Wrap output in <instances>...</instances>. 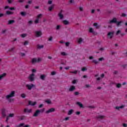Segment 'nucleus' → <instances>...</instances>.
I'll use <instances>...</instances> for the list:
<instances>
[{"label": "nucleus", "instance_id": "nucleus-1", "mask_svg": "<svg viewBox=\"0 0 127 127\" xmlns=\"http://www.w3.org/2000/svg\"><path fill=\"white\" fill-rule=\"evenodd\" d=\"M15 96V91H12L10 92V93L7 95H6L5 98L6 100H7V102L8 103H11L12 101H13V99L12 98H13V97Z\"/></svg>", "mask_w": 127, "mask_h": 127}, {"label": "nucleus", "instance_id": "nucleus-2", "mask_svg": "<svg viewBox=\"0 0 127 127\" xmlns=\"http://www.w3.org/2000/svg\"><path fill=\"white\" fill-rule=\"evenodd\" d=\"M40 61H41V59L40 58H38V59H36V58H33L31 61V63H32V64H35L37 62L39 63Z\"/></svg>", "mask_w": 127, "mask_h": 127}, {"label": "nucleus", "instance_id": "nucleus-3", "mask_svg": "<svg viewBox=\"0 0 127 127\" xmlns=\"http://www.w3.org/2000/svg\"><path fill=\"white\" fill-rule=\"evenodd\" d=\"M35 85L33 84V83H31V84H27L26 85V87L28 90H31L33 88V87H35Z\"/></svg>", "mask_w": 127, "mask_h": 127}, {"label": "nucleus", "instance_id": "nucleus-4", "mask_svg": "<svg viewBox=\"0 0 127 127\" xmlns=\"http://www.w3.org/2000/svg\"><path fill=\"white\" fill-rule=\"evenodd\" d=\"M35 75L34 73H32L29 76V80H30V82H32L34 81V77Z\"/></svg>", "mask_w": 127, "mask_h": 127}, {"label": "nucleus", "instance_id": "nucleus-5", "mask_svg": "<svg viewBox=\"0 0 127 127\" xmlns=\"http://www.w3.org/2000/svg\"><path fill=\"white\" fill-rule=\"evenodd\" d=\"M114 32H109L107 35L109 36V38L110 39H112L113 37H114Z\"/></svg>", "mask_w": 127, "mask_h": 127}, {"label": "nucleus", "instance_id": "nucleus-6", "mask_svg": "<svg viewBox=\"0 0 127 127\" xmlns=\"http://www.w3.org/2000/svg\"><path fill=\"white\" fill-rule=\"evenodd\" d=\"M6 110L4 108H3L2 109V117L3 118H5V117L6 116Z\"/></svg>", "mask_w": 127, "mask_h": 127}, {"label": "nucleus", "instance_id": "nucleus-7", "mask_svg": "<svg viewBox=\"0 0 127 127\" xmlns=\"http://www.w3.org/2000/svg\"><path fill=\"white\" fill-rule=\"evenodd\" d=\"M55 112V109L52 108L48 110H47L46 112V114H50V113H54Z\"/></svg>", "mask_w": 127, "mask_h": 127}, {"label": "nucleus", "instance_id": "nucleus-8", "mask_svg": "<svg viewBox=\"0 0 127 127\" xmlns=\"http://www.w3.org/2000/svg\"><path fill=\"white\" fill-rule=\"evenodd\" d=\"M35 34L37 37H40V36H41V35L42 34V33L41 31H36Z\"/></svg>", "mask_w": 127, "mask_h": 127}, {"label": "nucleus", "instance_id": "nucleus-9", "mask_svg": "<svg viewBox=\"0 0 127 127\" xmlns=\"http://www.w3.org/2000/svg\"><path fill=\"white\" fill-rule=\"evenodd\" d=\"M63 10H61L60 12L59 13V16L61 19H63V17H64V15L62 14V12Z\"/></svg>", "mask_w": 127, "mask_h": 127}, {"label": "nucleus", "instance_id": "nucleus-10", "mask_svg": "<svg viewBox=\"0 0 127 127\" xmlns=\"http://www.w3.org/2000/svg\"><path fill=\"white\" fill-rule=\"evenodd\" d=\"M117 18H113L112 20H110L109 21V23H117Z\"/></svg>", "mask_w": 127, "mask_h": 127}, {"label": "nucleus", "instance_id": "nucleus-11", "mask_svg": "<svg viewBox=\"0 0 127 127\" xmlns=\"http://www.w3.org/2000/svg\"><path fill=\"white\" fill-rule=\"evenodd\" d=\"M39 113H40V110H37L33 114V117H37L38 115H39Z\"/></svg>", "mask_w": 127, "mask_h": 127}, {"label": "nucleus", "instance_id": "nucleus-12", "mask_svg": "<svg viewBox=\"0 0 127 127\" xmlns=\"http://www.w3.org/2000/svg\"><path fill=\"white\" fill-rule=\"evenodd\" d=\"M29 105H30V106H35V105H36V104H37V103L36 102H33L32 101H29L28 103Z\"/></svg>", "mask_w": 127, "mask_h": 127}, {"label": "nucleus", "instance_id": "nucleus-13", "mask_svg": "<svg viewBox=\"0 0 127 127\" xmlns=\"http://www.w3.org/2000/svg\"><path fill=\"white\" fill-rule=\"evenodd\" d=\"M75 88L74 86H70V88L69 89V92H73V91H74Z\"/></svg>", "mask_w": 127, "mask_h": 127}, {"label": "nucleus", "instance_id": "nucleus-14", "mask_svg": "<svg viewBox=\"0 0 127 127\" xmlns=\"http://www.w3.org/2000/svg\"><path fill=\"white\" fill-rule=\"evenodd\" d=\"M6 14H7V15H11V14H13V12L11 11H6Z\"/></svg>", "mask_w": 127, "mask_h": 127}, {"label": "nucleus", "instance_id": "nucleus-15", "mask_svg": "<svg viewBox=\"0 0 127 127\" xmlns=\"http://www.w3.org/2000/svg\"><path fill=\"white\" fill-rule=\"evenodd\" d=\"M24 113H31V109H24Z\"/></svg>", "mask_w": 127, "mask_h": 127}, {"label": "nucleus", "instance_id": "nucleus-16", "mask_svg": "<svg viewBox=\"0 0 127 127\" xmlns=\"http://www.w3.org/2000/svg\"><path fill=\"white\" fill-rule=\"evenodd\" d=\"M93 25L96 27V28H97V29H98V28H100V26L98 25V23H94Z\"/></svg>", "mask_w": 127, "mask_h": 127}, {"label": "nucleus", "instance_id": "nucleus-17", "mask_svg": "<svg viewBox=\"0 0 127 127\" xmlns=\"http://www.w3.org/2000/svg\"><path fill=\"white\" fill-rule=\"evenodd\" d=\"M64 24L65 25H67L68 24H69V21L68 20H64L63 21Z\"/></svg>", "mask_w": 127, "mask_h": 127}, {"label": "nucleus", "instance_id": "nucleus-18", "mask_svg": "<svg viewBox=\"0 0 127 127\" xmlns=\"http://www.w3.org/2000/svg\"><path fill=\"white\" fill-rule=\"evenodd\" d=\"M76 105H78V106H79L80 108H83V104L81 103V102H76Z\"/></svg>", "mask_w": 127, "mask_h": 127}, {"label": "nucleus", "instance_id": "nucleus-19", "mask_svg": "<svg viewBox=\"0 0 127 127\" xmlns=\"http://www.w3.org/2000/svg\"><path fill=\"white\" fill-rule=\"evenodd\" d=\"M123 108H125V106L124 105H122L120 107H119V106H117L116 107V110H120V109H123Z\"/></svg>", "mask_w": 127, "mask_h": 127}, {"label": "nucleus", "instance_id": "nucleus-20", "mask_svg": "<svg viewBox=\"0 0 127 127\" xmlns=\"http://www.w3.org/2000/svg\"><path fill=\"white\" fill-rule=\"evenodd\" d=\"M44 46L43 45H37V48L38 49H42Z\"/></svg>", "mask_w": 127, "mask_h": 127}, {"label": "nucleus", "instance_id": "nucleus-21", "mask_svg": "<svg viewBox=\"0 0 127 127\" xmlns=\"http://www.w3.org/2000/svg\"><path fill=\"white\" fill-rule=\"evenodd\" d=\"M12 23H14V20H9L8 21V24H12Z\"/></svg>", "mask_w": 127, "mask_h": 127}, {"label": "nucleus", "instance_id": "nucleus-22", "mask_svg": "<svg viewBox=\"0 0 127 127\" xmlns=\"http://www.w3.org/2000/svg\"><path fill=\"white\" fill-rule=\"evenodd\" d=\"M98 120H103L104 119V116L102 115H99L97 117Z\"/></svg>", "mask_w": 127, "mask_h": 127}, {"label": "nucleus", "instance_id": "nucleus-23", "mask_svg": "<svg viewBox=\"0 0 127 127\" xmlns=\"http://www.w3.org/2000/svg\"><path fill=\"white\" fill-rule=\"evenodd\" d=\"M6 76V73H4L0 75V79H2V78H4Z\"/></svg>", "mask_w": 127, "mask_h": 127}, {"label": "nucleus", "instance_id": "nucleus-24", "mask_svg": "<svg viewBox=\"0 0 127 127\" xmlns=\"http://www.w3.org/2000/svg\"><path fill=\"white\" fill-rule=\"evenodd\" d=\"M69 73L71 74H74V75H76L77 73H78V70H74L73 71H69Z\"/></svg>", "mask_w": 127, "mask_h": 127}, {"label": "nucleus", "instance_id": "nucleus-25", "mask_svg": "<svg viewBox=\"0 0 127 127\" xmlns=\"http://www.w3.org/2000/svg\"><path fill=\"white\" fill-rule=\"evenodd\" d=\"M40 79H41V80H44L45 79V75L44 74L41 75Z\"/></svg>", "mask_w": 127, "mask_h": 127}, {"label": "nucleus", "instance_id": "nucleus-26", "mask_svg": "<svg viewBox=\"0 0 127 127\" xmlns=\"http://www.w3.org/2000/svg\"><path fill=\"white\" fill-rule=\"evenodd\" d=\"M20 14L22 16H25V15H26V13L25 12H20Z\"/></svg>", "mask_w": 127, "mask_h": 127}, {"label": "nucleus", "instance_id": "nucleus-27", "mask_svg": "<svg viewBox=\"0 0 127 127\" xmlns=\"http://www.w3.org/2000/svg\"><path fill=\"white\" fill-rule=\"evenodd\" d=\"M73 114V109H71L68 111V115L70 116V115H72Z\"/></svg>", "mask_w": 127, "mask_h": 127}, {"label": "nucleus", "instance_id": "nucleus-28", "mask_svg": "<svg viewBox=\"0 0 127 127\" xmlns=\"http://www.w3.org/2000/svg\"><path fill=\"white\" fill-rule=\"evenodd\" d=\"M92 62L95 64H98V63H99V62L96 60H93Z\"/></svg>", "mask_w": 127, "mask_h": 127}, {"label": "nucleus", "instance_id": "nucleus-29", "mask_svg": "<svg viewBox=\"0 0 127 127\" xmlns=\"http://www.w3.org/2000/svg\"><path fill=\"white\" fill-rule=\"evenodd\" d=\"M54 7V6L52 5V6H51L49 7V11H51L53 9V8Z\"/></svg>", "mask_w": 127, "mask_h": 127}, {"label": "nucleus", "instance_id": "nucleus-30", "mask_svg": "<svg viewBox=\"0 0 127 127\" xmlns=\"http://www.w3.org/2000/svg\"><path fill=\"white\" fill-rule=\"evenodd\" d=\"M41 16H42V14H39L37 16V19H39V18H41Z\"/></svg>", "mask_w": 127, "mask_h": 127}, {"label": "nucleus", "instance_id": "nucleus-31", "mask_svg": "<svg viewBox=\"0 0 127 127\" xmlns=\"http://www.w3.org/2000/svg\"><path fill=\"white\" fill-rule=\"evenodd\" d=\"M117 88H120L121 87H122V84L121 83H118L116 85Z\"/></svg>", "mask_w": 127, "mask_h": 127}, {"label": "nucleus", "instance_id": "nucleus-32", "mask_svg": "<svg viewBox=\"0 0 127 127\" xmlns=\"http://www.w3.org/2000/svg\"><path fill=\"white\" fill-rule=\"evenodd\" d=\"M116 23H117V26H120V25H121V24L122 23V21L118 22V20H117Z\"/></svg>", "mask_w": 127, "mask_h": 127}, {"label": "nucleus", "instance_id": "nucleus-33", "mask_svg": "<svg viewBox=\"0 0 127 127\" xmlns=\"http://www.w3.org/2000/svg\"><path fill=\"white\" fill-rule=\"evenodd\" d=\"M19 118L20 119V120L22 121V120H24V119L25 118V116H20Z\"/></svg>", "mask_w": 127, "mask_h": 127}, {"label": "nucleus", "instance_id": "nucleus-34", "mask_svg": "<svg viewBox=\"0 0 127 127\" xmlns=\"http://www.w3.org/2000/svg\"><path fill=\"white\" fill-rule=\"evenodd\" d=\"M24 126V123H21L20 125L17 126V127H21Z\"/></svg>", "mask_w": 127, "mask_h": 127}, {"label": "nucleus", "instance_id": "nucleus-35", "mask_svg": "<svg viewBox=\"0 0 127 127\" xmlns=\"http://www.w3.org/2000/svg\"><path fill=\"white\" fill-rule=\"evenodd\" d=\"M89 32L91 33H93V32H94V29H93V28H89Z\"/></svg>", "mask_w": 127, "mask_h": 127}, {"label": "nucleus", "instance_id": "nucleus-36", "mask_svg": "<svg viewBox=\"0 0 127 127\" xmlns=\"http://www.w3.org/2000/svg\"><path fill=\"white\" fill-rule=\"evenodd\" d=\"M27 35L26 34H22L21 35V37L22 38H24V37H26Z\"/></svg>", "mask_w": 127, "mask_h": 127}, {"label": "nucleus", "instance_id": "nucleus-37", "mask_svg": "<svg viewBox=\"0 0 127 127\" xmlns=\"http://www.w3.org/2000/svg\"><path fill=\"white\" fill-rule=\"evenodd\" d=\"M28 45V41H25L23 44V45L24 46H26V45Z\"/></svg>", "mask_w": 127, "mask_h": 127}, {"label": "nucleus", "instance_id": "nucleus-38", "mask_svg": "<svg viewBox=\"0 0 127 127\" xmlns=\"http://www.w3.org/2000/svg\"><path fill=\"white\" fill-rule=\"evenodd\" d=\"M82 41H83V39H82V38H80L78 39V43H81Z\"/></svg>", "mask_w": 127, "mask_h": 127}, {"label": "nucleus", "instance_id": "nucleus-39", "mask_svg": "<svg viewBox=\"0 0 127 127\" xmlns=\"http://www.w3.org/2000/svg\"><path fill=\"white\" fill-rule=\"evenodd\" d=\"M52 39H53V37L51 36L48 39V41H52Z\"/></svg>", "mask_w": 127, "mask_h": 127}, {"label": "nucleus", "instance_id": "nucleus-40", "mask_svg": "<svg viewBox=\"0 0 127 127\" xmlns=\"http://www.w3.org/2000/svg\"><path fill=\"white\" fill-rule=\"evenodd\" d=\"M14 116V114H9L8 116L9 117V118H12Z\"/></svg>", "mask_w": 127, "mask_h": 127}, {"label": "nucleus", "instance_id": "nucleus-41", "mask_svg": "<svg viewBox=\"0 0 127 127\" xmlns=\"http://www.w3.org/2000/svg\"><path fill=\"white\" fill-rule=\"evenodd\" d=\"M81 71L83 72H84V71H87V68L86 67H82L81 68Z\"/></svg>", "mask_w": 127, "mask_h": 127}, {"label": "nucleus", "instance_id": "nucleus-42", "mask_svg": "<svg viewBox=\"0 0 127 127\" xmlns=\"http://www.w3.org/2000/svg\"><path fill=\"white\" fill-rule=\"evenodd\" d=\"M38 22H39V19H36L35 20V23L36 24H37V23H38Z\"/></svg>", "mask_w": 127, "mask_h": 127}, {"label": "nucleus", "instance_id": "nucleus-43", "mask_svg": "<svg viewBox=\"0 0 127 127\" xmlns=\"http://www.w3.org/2000/svg\"><path fill=\"white\" fill-rule=\"evenodd\" d=\"M53 2V1H52V0H49V1H48V3L49 4H52V3Z\"/></svg>", "mask_w": 127, "mask_h": 127}, {"label": "nucleus", "instance_id": "nucleus-44", "mask_svg": "<svg viewBox=\"0 0 127 127\" xmlns=\"http://www.w3.org/2000/svg\"><path fill=\"white\" fill-rule=\"evenodd\" d=\"M21 98H25V94H24V93L22 94L21 95Z\"/></svg>", "mask_w": 127, "mask_h": 127}, {"label": "nucleus", "instance_id": "nucleus-45", "mask_svg": "<svg viewBox=\"0 0 127 127\" xmlns=\"http://www.w3.org/2000/svg\"><path fill=\"white\" fill-rule=\"evenodd\" d=\"M120 33H121V30H118L116 32V35H119V34H120Z\"/></svg>", "mask_w": 127, "mask_h": 127}, {"label": "nucleus", "instance_id": "nucleus-46", "mask_svg": "<svg viewBox=\"0 0 127 127\" xmlns=\"http://www.w3.org/2000/svg\"><path fill=\"white\" fill-rule=\"evenodd\" d=\"M46 103H47V104H51V101L49 100H46Z\"/></svg>", "mask_w": 127, "mask_h": 127}, {"label": "nucleus", "instance_id": "nucleus-47", "mask_svg": "<svg viewBox=\"0 0 127 127\" xmlns=\"http://www.w3.org/2000/svg\"><path fill=\"white\" fill-rule=\"evenodd\" d=\"M61 55H63V56H65L66 53L65 52H62L61 53Z\"/></svg>", "mask_w": 127, "mask_h": 127}, {"label": "nucleus", "instance_id": "nucleus-48", "mask_svg": "<svg viewBox=\"0 0 127 127\" xmlns=\"http://www.w3.org/2000/svg\"><path fill=\"white\" fill-rule=\"evenodd\" d=\"M76 83H77V80L74 79V80L72 81V84H76Z\"/></svg>", "mask_w": 127, "mask_h": 127}, {"label": "nucleus", "instance_id": "nucleus-49", "mask_svg": "<svg viewBox=\"0 0 127 127\" xmlns=\"http://www.w3.org/2000/svg\"><path fill=\"white\" fill-rule=\"evenodd\" d=\"M56 74V72H55V71H52V72H51V75H52V76H54V75H55Z\"/></svg>", "mask_w": 127, "mask_h": 127}, {"label": "nucleus", "instance_id": "nucleus-50", "mask_svg": "<svg viewBox=\"0 0 127 127\" xmlns=\"http://www.w3.org/2000/svg\"><path fill=\"white\" fill-rule=\"evenodd\" d=\"M9 120V116H7L6 117V122L7 123V121Z\"/></svg>", "mask_w": 127, "mask_h": 127}, {"label": "nucleus", "instance_id": "nucleus-51", "mask_svg": "<svg viewBox=\"0 0 127 127\" xmlns=\"http://www.w3.org/2000/svg\"><path fill=\"white\" fill-rule=\"evenodd\" d=\"M57 30L60 29V25H57L56 27Z\"/></svg>", "mask_w": 127, "mask_h": 127}, {"label": "nucleus", "instance_id": "nucleus-52", "mask_svg": "<svg viewBox=\"0 0 127 127\" xmlns=\"http://www.w3.org/2000/svg\"><path fill=\"white\" fill-rule=\"evenodd\" d=\"M69 44H70V43H69V42H67L65 43L66 46H67V47L69 46Z\"/></svg>", "mask_w": 127, "mask_h": 127}, {"label": "nucleus", "instance_id": "nucleus-53", "mask_svg": "<svg viewBox=\"0 0 127 127\" xmlns=\"http://www.w3.org/2000/svg\"><path fill=\"white\" fill-rule=\"evenodd\" d=\"M5 32H6V30H5V29H4V30H3L2 31V33L3 34H4V33H5Z\"/></svg>", "mask_w": 127, "mask_h": 127}, {"label": "nucleus", "instance_id": "nucleus-54", "mask_svg": "<svg viewBox=\"0 0 127 127\" xmlns=\"http://www.w3.org/2000/svg\"><path fill=\"white\" fill-rule=\"evenodd\" d=\"M122 16H123V17H125L127 16V14H126V13H122Z\"/></svg>", "mask_w": 127, "mask_h": 127}, {"label": "nucleus", "instance_id": "nucleus-55", "mask_svg": "<svg viewBox=\"0 0 127 127\" xmlns=\"http://www.w3.org/2000/svg\"><path fill=\"white\" fill-rule=\"evenodd\" d=\"M74 0H69V3H73L74 2Z\"/></svg>", "mask_w": 127, "mask_h": 127}, {"label": "nucleus", "instance_id": "nucleus-56", "mask_svg": "<svg viewBox=\"0 0 127 127\" xmlns=\"http://www.w3.org/2000/svg\"><path fill=\"white\" fill-rule=\"evenodd\" d=\"M21 55L22 57H23L25 56V54L23 53H21Z\"/></svg>", "mask_w": 127, "mask_h": 127}, {"label": "nucleus", "instance_id": "nucleus-57", "mask_svg": "<svg viewBox=\"0 0 127 127\" xmlns=\"http://www.w3.org/2000/svg\"><path fill=\"white\" fill-rule=\"evenodd\" d=\"M104 60V58H100L99 59V61H103Z\"/></svg>", "mask_w": 127, "mask_h": 127}, {"label": "nucleus", "instance_id": "nucleus-58", "mask_svg": "<svg viewBox=\"0 0 127 127\" xmlns=\"http://www.w3.org/2000/svg\"><path fill=\"white\" fill-rule=\"evenodd\" d=\"M74 95L75 96H78V95H79V92L76 91L75 93H74Z\"/></svg>", "mask_w": 127, "mask_h": 127}, {"label": "nucleus", "instance_id": "nucleus-59", "mask_svg": "<svg viewBox=\"0 0 127 127\" xmlns=\"http://www.w3.org/2000/svg\"><path fill=\"white\" fill-rule=\"evenodd\" d=\"M32 72L33 73H35V72H36V69H32Z\"/></svg>", "mask_w": 127, "mask_h": 127}, {"label": "nucleus", "instance_id": "nucleus-60", "mask_svg": "<svg viewBox=\"0 0 127 127\" xmlns=\"http://www.w3.org/2000/svg\"><path fill=\"white\" fill-rule=\"evenodd\" d=\"M80 114H81V113L80 112V111H77L76 113V114L77 115V116H79V115H80Z\"/></svg>", "mask_w": 127, "mask_h": 127}, {"label": "nucleus", "instance_id": "nucleus-61", "mask_svg": "<svg viewBox=\"0 0 127 127\" xmlns=\"http://www.w3.org/2000/svg\"><path fill=\"white\" fill-rule=\"evenodd\" d=\"M123 126L124 127H127V124H126V123H124V124H123Z\"/></svg>", "mask_w": 127, "mask_h": 127}, {"label": "nucleus", "instance_id": "nucleus-62", "mask_svg": "<svg viewBox=\"0 0 127 127\" xmlns=\"http://www.w3.org/2000/svg\"><path fill=\"white\" fill-rule=\"evenodd\" d=\"M13 49H14V48H12L9 50V51L10 52L13 51Z\"/></svg>", "mask_w": 127, "mask_h": 127}, {"label": "nucleus", "instance_id": "nucleus-63", "mask_svg": "<svg viewBox=\"0 0 127 127\" xmlns=\"http://www.w3.org/2000/svg\"><path fill=\"white\" fill-rule=\"evenodd\" d=\"M25 7V8H29V5H28V4L26 5Z\"/></svg>", "mask_w": 127, "mask_h": 127}, {"label": "nucleus", "instance_id": "nucleus-64", "mask_svg": "<svg viewBox=\"0 0 127 127\" xmlns=\"http://www.w3.org/2000/svg\"><path fill=\"white\" fill-rule=\"evenodd\" d=\"M42 107H43V104H41L39 106V108H41Z\"/></svg>", "mask_w": 127, "mask_h": 127}]
</instances>
